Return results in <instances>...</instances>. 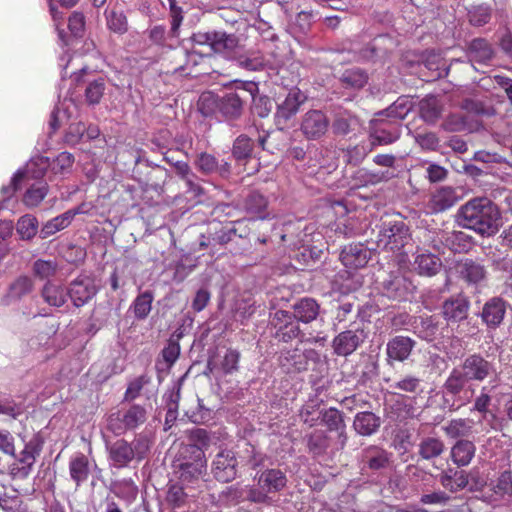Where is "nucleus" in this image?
<instances>
[{"label":"nucleus","mask_w":512,"mask_h":512,"mask_svg":"<svg viewBox=\"0 0 512 512\" xmlns=\"http://www.w3.org/2000/svg\"><path fill=\"white\" fill-rule=\"evenodd\" d=\"M497 375L493 362L480 353H473L464 358L459 367L453 368L443 384V397L449 411L455 412L472 401L474 389L464 391L469 382H483Z\"/></svg>","instance_id":"nucleus-1"},{"label":"nucleus","mask_w":512,"mask_h":512,"mask_svg":"<svg viewBox=\"0 0 512 512\" xmlns=\"http://www.w3.org/2000/svg\"><path fill=\"white\" fill-rule=\"evenodd\" d=\"M460 226L474 230L482 236H492L499 230L500 211L490 199L477 197L462 205L457 213Z\"/></svg>","instance_id":"nucleus-2"},{"label":"nucleus","mask_w":512,"mask_h":512,"mask_svg":"<svg viewBox=\"0 0 512 512\" xmlns=\"http://www.w3.org/2000/svg\"><path fill=\"white\" fill-rule=\"evenodd\" d=\"M256 486H251L247 492V500L256 504L271 505V494L281 492L287 486L286 474L278 468H267L256 474Z\"/></svg>","instance_id":"nucleus-3"},{"label":"nucleus","mask_w":512,"mask_h":512,"mask_svg":"<svg viewBox=\"0 0 512 512\" xmlns=\"http://www.w3.org/2000/svg\"><path fill=\"white\" fill-rule=\"evenodd\" d=\"M147 409L139 404H132L127 409L111 413L107 418V429L117 436L127 430H134L147 420Z\"/></svg>","instance_id":"nucleus-4"},{"label":"nucleus","mask_w":512,"mask_h":512,"mask_svg":"<svg viewBox=\"0 0 512 512\" xmlns=\"http://www.w3.org/2000/svg\"><path fill=\"white\" fill-rule=\"evenodd\" d=\"M378 245L391 251L400 250L410 240L409 228L402 220H384L379 229Z\"/></svg>","instance_id":"nucleus-5"},{"label":"nucleus","mask_w":512,"mask_h":512,"mask_svg":"<svg viewBox=\"0 0 512 512\" xmlns=\"http://www.w3.org/2000/svg\"><path fill=\"white\" fill-rule=\"evenodd\" d=\"M307 100V96L298 88L291 89L285 99L277 104L274 115L275 124L280 130L289 127L291 120L299 112L302 104Z\"/></svg>","instance_id":"nucleus-6"},{"label":"nucleus","mask_w":512,"mask_h":512,"mask_svg":"<svg viewBox=\"0 0 512 512\" xmlns=\"http://www.w3.org/2000/svg\"><path fill=\"white\" fill-rule=\"evenodd\" d=\"M359 461L363 471H384L393 466L394 455L382 446L369 445L361 450Z\"/></svg>","instance_id":"nucleus-7"},{"label":"nucleus","mask_w":512,"mask_h":512,"mask_svg":"<svg viewBox=\"0 0 512 512\" xmlns=\"http://www.w3.org/2000/svg\"><path fill=\"white\" fill-rule=\"evenodd\" d=\"M247 100L245 84L235 91H228L219 97L218 112L226 121L238 120L244 111Z\"/></svg>","instance_id":"nucleus-8"},{"label":"nucleus","mask_w":512,"mask_h":512,"mask_svg":"<svg viewBox=\"0 0 512 512\" xmlns=\"http://www.w3.org/2000/svg\"><path fill=\"white\" fill-rule=\"evenodd\" d=\"M401 124L375 114L371 120V145H389L400 138Z\"/></svg>","instance_id":"nucleus-9"},{"label":"nucleus","mask_w":512,"mask_h":512,"mask_svg":"<svg viewBox=\"0 0 512 512\" xmlns=\"http://www.w3.org/2000/svg\"><path fill=\"white\" fill-rule=\"evenodd\" d=\"M416 341L409 336L396 335L388 339L385 347L386 364L394 367L395 363H404L412 355Z\"/></svg>","instance_id":"nucleus-10"},{"label":"nucleus","mask_w":512,"mask_h":512,"mask_svg":"<svg viewBox=\"0 0 512 512\" xmlns=\"http://www.w3.org/2000/svg\"><path fill=\"white\" fill-rule=\"evenodd\" d=\"M238 461L231 450L218 452L211 464V473L214 478L222 483H228L237 477Z\"/></svg>","instance_id":"nucleus-11"},{"label":"nucleus","mask_w":512,"mask_h":512,"mask_svg":"<svg viewBox=\"0 0 512 512\" xmlns=\"http://www.w3.org/2000/svg\"><path fill=\"white\" fill-rule=\"evenodd\" d=\"M329 120L321 110H309L301 119L300 131L307 140H319L328 131Z\"/></svg>","instance_id":"nucleus-12"},{"label":"nucleus","mask_w":512,"mask_h":512,"mask_svg":"<svg viewBox=\"0 0 512 512\" xmlns=\"http://www.w3.org/2000/svg\"><path fill=\"white\" fill-rule=\"evenodd\" d=\"M97 294L94 279L88 275H79L67 288V297L77 308L87 304Z\"/></svg>","instance_id":"nucleus-13"},{"label":"nucleus","mask_w":512,"mask_h":512,"mask_svg":"<svg viewBox=\"0 0 512 512\" xmlns=\"http://www.w3.org/2000/svg\"><path fill=\"white\" fill-rule=\"evenodd\" d=\"M384 295L390 299L402 300L412 293L414 286L412 282L400 272L391 273L382 282Z\"/></svg>","instance_id":"nucleus-14"},{"label":"nucleus","mask_w":512,"mask_h":512,"mask_svg":"<svg viewBox=\"0 0 512 512\" xmlns=\"http://www.w3.org/2000/svg\"><path fill=\"white\" fill-rule=\"evenodd\" d=\"M469 308V300L465 296L459 294L446 299L442 304L441 312L443 318L450 325L467 319Z\"/></svg>","instance_id":"nucleus-15"},{"label":"nucleus","mask_w":512,"mask_h":512,"mask_svg":"<svg viewBox=\"0 0 512 512\" xmlns=\"http://www.w3.org/2000/svg\"><path fill=\"white\" fill-rule=\"evenodd\" d=\"M459 201L456 190L442 186L431 193L426 208L429 213L437 214L452 208Z\"/></svg>","instance_id":"nucleus-16"},{"label":"nucleus","mask_w":512,"mask_h":512,"mask_svg":"<svg viewBox=\"0 0 512 512\" xmlns=\"http://www.w3.org/2000/svg\"><path fill=\"white\" fill-rule=\"evenodd\" d=\"M363 330H346L339 333L332 342L334 353L338 356L351 355L364 342Z\"/></svg>","instance_id":"nucleus-17"},{"label":"nucleus","mask_w":512,"mask_h":512,"mask_svg":"<svg viewBox=\"0 0 512 512\" xmlns=\"http://www.w3.org/2000/svg\"><path fill=\"white\" fill-rule=\"evenodd\" d=\"M34 280L27 275L16 277L8 286L6 294L2 297V303L9 306L21 301L34 291Z\"/></svg>","instance_id":"nucleus-18"},{"label":"nucleus","mask_w":512,"mask_h":512,"mask_svg":"<svg viewBox=\"0 0 512 512\" xmlns=\"http://www.w3.org/2000/svg\"><path fill=\"white\" fill-rule=\"evenodd\" d=\"M471 475L472 473H467L458 466L456 468L448 467L438 475V481L444 489L456 493L468 486Z\"/></svg>","instance_id":"nucleus-19"},{"label":"nucleus","mask_w":512,"mask_h":512,"mask_svg":"<svg viewBox=\"0 0 512 512\" xmlns=\"http://www.w3.org/2000/svg\"><path fill=\"white\" fill-rule=\"evenodd\" d=\"M40 450L41 446L39 442L36 439L30 440L20 454L19 463L21 466H13L11 475L17 478H26L30 474L36 456L39 455Z\"/></svg>","instance_id":"nucleus-20"},{"label":"nucleus","mask_w":512,"mask_h":512,"mask_svg":"<svg viewBox=\"0 0 512 512\" xmlns=\"http://www.w3.org/2000/svg\"><path fill=\"white\" fill-rule=\"evenodd\" d=\"M370 258V252L361 243L345 246L340 254V260L343 265L350 269L364 267Z\"/></svg>","instance_id":"nucleus-21"},{"label":"nucleus","mask_w":512,"mask_h":512,"mask_svg":"<svg viewBox=\"0 0 512 512\" xmlns=\"http://www.w3.org/2000/svg\"><path fill=\"white\" fill-rule=\"evenodd\" d=\"M274 320L279 325L276 337L279 341L290 342L300 335V328L297 322L293 321L292 314L285 310H278L275 313Z\"/></svg>","instance_id":"nucleus-22"},{"label":"nucleus","mask_w":512,"mask_h":512,"mask_svg":"<svg viewBox=\"0 0 512 512\" xmlns=\"http://www.w3.org/2000/svg\"><path fill=\"white\" fill-rule=\"evenodd\" d=\"M505 313V302L501 298L495 297L484 304L481 318L489 328L494 329L502 323Z\"/></svg>","instance_id":"nucleus-23"},{"label":"nucleus","mask_w":512,"mask_h":512,"mask_svg":"<svg viewBox=\"0 0 512 512\" xmlns=\"http://www.w3.org/2000/svg\"><path fill=\"white\" fill-rule=\"evenodd\" d=\"M204 467L203 452L199 449H197V455L193 461H178L174 464L175 472L183 482H190L198 478Z\"/></svg>","instance_id":"nucleus-24"},{"label":"nucleus","mask_w":512,"mask_h":512,"mask_svg":"<svg viewBox=\"0 0 512 512\" xmlns=\"http://www.w3.org/2000/svg\"><path fill=\"white\" fill-rule=\"evenodd\" d=\"M413 268L421 276L432 277L441 270L442 261L430 252H418L414 258Z\"/></svg>","instance_id":"nucleus-25"},{"label":"nucleus","mask_w":512,"mask_h":512,"mask_svg":"<svg viewBox=\"0 0 512 512\" xmlns=\"http://www.w3.org/2000/svg\"><path fill=\"white\" fill-rule=\"evenodd\" d=\"M257 129L250 127L248 133L240 134L233 142L232 156L237 161H247L252 158L254 143V134Z\"/></svg>","instance_id":"nucleus-26"},{"label":"nucleus","mask_w":512,"mask_h":512,"mask_svg":"<svg viewBox=\"0 0 512 512\" xmlns=\"http://www.w3.org/2000/svg\"><path fill=\"white\" fill-rule=\"evenodd\" d=\"M381 418L370 411L358 412L353 420V428L361 436H372L381 426Z\"/></svg>","instance_id":"nucleus-27"},{"label":"nucleus","mask_w":512,"mask_h":512,"mask_svg":"<svg viewBox=\"0 0 512 512\" xmlns=\"http://www.w3.org/2000/svg\"><path fill=\"white\" fill-rule=\"evenodd\" d=\"M476 453L475 444L467 439H459L451 447L450 458L458 468L468 466Z\"/></svg>","instance_id":"nucleus-28"},{"label":"nucleus","mask_w":512,"mask_h":512,"mask_svg":"<svg viewBox=\"0 0 512 512\" xmlns=\"http://www.w3.org/2000/svg\"><path fill=\"white\" fill-rule=\"evenodd\" d=\"M43 301L51 307H62L67 301V289L52 280L45 282L40 290Z\"/></svg>","instance_id":"nucleus-29"},{"label":"nucleus","mask_w":512,"mask_h":512,"mask_svg":"<svg viewBox=\"0 0 512 512\" xmlns=\"http://www.w3.org/2000/svg\"><path fill=\"white\" fill-rule=\"evenodd\" d=\"M91 472L89 459L83 453H77L69 461V475L77 487L88 480Z\"/></svg>","instance_id":"nucleus-30"},{"label":"nucleus","mask_w":512,"mask_h":512,"mask_svg":"<svg viewBox=\"0 0 512 512\" xmlns=\"http://www.w3.org/2000/svg\"><path fill=\"white\" fill-rule=\"evenodd\" d=\"M109 459L116 468H124L134 459L130 443L124 439H119L108 447Z\"/></svg>","instance_id":"nucleus-31"},{"label":"nucleus","mask_w":512,"mask_h":512,"mask_svg":"<svg viewBox=\"0 0 512 512\" xmlns=\"http://www.w3.org/2000/svg\"><path fill=\"white\" fill-rule=\"evenodd\" d=\"M360 127V120L350 111L343 110L335 114L332 131L337 136H346Z\"/></svg>","instance_id":"nucleus-32"},{"label":"nucleus","mask_w":512,"mask_h":512,"mask_svg":"<svg viewBox=\"0 0 512 512\" xmlns=\"http://www.w3.org/2000/svg\"><path fill=\"white\" fill-rule=\"evenodd\" d=\"M320 305L313 298L305 297L293 305L292 318L303 323L314 321L319 315Z\"/></svg>","instance_id":"nucleus-33"},{"label":"nucleus","mask_w":512,"mask_h":512,"mask_svg":"<svg viewBox=\"0 0 512 512\" xmlns=\"http://www.w3.org/2000/svg\"><path fill=\"white\" fill-rule=\"evenodd\" d=\"M244 209L248 214L258 219H266L269 217L267 212L268 200L258 191H251L244 199Z\"/></svg>","instance_id":"nucleus-34"},{"label":"nucleus","mask_w":512,"mask_h":512,"mask_svg":"<svg viewBox=\"0 0 512 512\" xmlns=\"http://www.w3.org/2000/svg\"><path fill=\"white\" fill-rule=\"evenodd\" d=\"M321 423L327 427L329 431H337L342 439V445L345 444L347 437L344 435L345 422L342 413L336 408H328L320 411Z\"/></svg>","instance_id":"nucleus-35"},{"label":"nucleus","mask_w":512,"mask_h":512,"mask_svg":"<svg viewBox=\"0 0 512 512\" xmlns=\"http://www.w3.org/2000/svg\"><path fill=\"white\" fill-rule=\"evenodd\" d=\"M412 106V101L409 98L401 96L388 108L379 111L377 115L385 117L391 122H397L400 124V121L403 120L411 111Z\"/></svg>","instance_id":"nucleus-36"},{"label":"nucleus","mask_w":512,"mask_h":512,"mask_svg":"<svg viewBox=\"0 0 512 512\" xmlns=\"http://www.w3.org/2000/svg\"><path fill=\"white\" fill-rule=\"evenodd\" d=\"M247 97L250 96L253 100L252 110L260 118L267 117L272 111V101L268 96H257L258 86L254 82L245 83Z\"/></svg>","instance_id":"nucleus-37"},{"label":"nucleus","mask_w":512,"mask_h":512,"mask_svg":"<svg viewBox=\"0 0 512 512\" xmlns=\"http://www.w3.org/2000/svg\"><path fill=\"white\" fill-rule=\"evenodd\" d=\"M444 451V441L439 437H423L418 444V455L427 461L441 456Z\"/></svg>","instance_id":"nucleus-38"},{"label":"nucleus","mask_w":512,"mask_h":512,"mask_svg":"<svg viewBox=\"0 0 512 512\" xmlns=\"http://www.w3.org/2000/svg\"><path fill=\"white\" fill-rule=\"evenodd\" d=\"M49 167V159L47 157L39 156L33 160H31L26 167L25 173L17 172L12 178L11 188L13 191L17 189V182L20 181L24 175H28L32 178H41L45 175L47 169Z\"/></svg>","instance_id":"nucleus-39"},{"label":"nucleus","mask_w":512,"mask_h":512,"mask_svg":"<svg viewBox=\"0 0 512 512\" xmlns=\"http://www.w3.org/2000/svg\"><path fill=\"white\" fill-rule=\"evenodd\" d=\"M153 300L154 293L150 290H145L136 296L129 307V311L133 312L135 319L145 320L152 310Z\"/></svg>","instance_id":"nucleus-40"},{"label":"nucleus","mask_w":512,"mask_h":512,"mask_svg":"<svg viewBox=\"0 0 512 512\" xmlns=\"http://www.w3.org/2000/svg\"><path fill=\"white\" fill-rule=\"evenodd\" d=\"M419 110L420 116L425 122L434 124L441 116L442 106L437 97L427 96L420 101Z\"/></svg>","instance_id":"nucleus-41"},{"label":"nucleus","mask_w":512,"mask_h":512,"mask_svg":"<svg viewBox=\"0 0 512 512\" xmlns=\"http://www.w3.org/2000/svg\"><path fill=\"white\" fill-rule=\"evenodd\" d=\"M74 218V213L72 212H64L61 215L54 217L53 219L47 221L39 232V237L41 239H46L56 232L61 231L68 227Z\"/></svg>","instance_id":"nucleus-42"},{"label":"nucleus","mask_w":512,"mask_h":512,"mask_svg":"<svg viewBox=\"0 0 512 512\" xmlns=\"http://www.w3.org/2000/svg\"><path fill=\"white\" fill-rule=\"evenodd\" d=\"M340 82L346 89L359 90L367 84L368 74L358 67L349 68L342 73Z\"/></svg>","instance_id":"nucleus-43"},{"label":"nucleus","mask_w":512,"mask_h":512,"mask_svg":"<svg viewBox=\"0 0 512 512\" xmlns=\"http://www.w3.org/2000/svg\"><path fill=\"white\" fill-rule=\"evenodd\" d=\"M473 424L471 419L457 418L450 420L442 429L449 438H464L472 433Z\"/></svg>","instance_id":"nucleus-44"},{"label":"nucleus","mask_w":512,"mask_h":512,"mask_svg":"<svg viewBox=\"0 0 512 512\" xmlns=\"http://www.w3.org/2000/svg\"><path fill=\"white\" fill-rule=\"evenodd\" d=\"M496 387V385L488 386L484 385L480 388L479 394L473 400V406L471 407V412H478L482 415L483 419H486L490 414L494 417L492 412L489 410V406L492 402V391Z\"/></svg>","instance_id":"nucleus-45"},{"label":"nucleus","mask_w":512,"mask_h":512,"mask_svg":"<svg viewBox=\"0 0 512 512\" xmlns=\"http://www.w3.org/2000/svg\"><path fill=\"white\" fill-rule=\"evenodd\" d=\"M459 269L462 278L469 283L477 284L483 281L486 277L485 267L470 259L462 262Z\"/></svg>","instance_id":"nucleus-46"},{"label":"nucleus","mask_w":512,"mask_h":512,"mask_svg":"<svg viewBox=\"0 0 512 512\" xmlns=\"http://www.w3.org/2000/svg\"><path fill=\"white\" fill-rule=\"evenodd\" d=\"M471 237L462 231H446L445 249L455 253L467 251L471 244Z\"/></svg>","instance_id":"nucleus-47"},{"label":"nucleus","mask_w":512,"mask_h":512,"mask_svg":"<svg viewBox=\"0 0 512 512\" xmlns=\"http://www.w3.org/2000/svg\"><path fill=\"white\" fill-rule=\"evenodd\" d=\"M391 387L412 395H419L424 391L423 380L413 374L401 376Z\"/></svg>","instance_id":"nucleus-48"},{"label":"nucleus","mask_w":512,"mask_h":512,"mask_svg":"<svg viewBox=\"0 0 512 512\" xmlns=\"http://www.w3.org/2000/svg\"><path fill=\"white\" fill-rule=\"evenodd\" d=\"M17 233L22 240H31L38 232V220L31 214L20 217L16 224Z\"/></svg>","instance_id":"nucleus-49"},{"label":"nucleus","mask_w":512,"mask_h":512,"mask_svg":"<svg viewBox=\"0 0 512 512\" xmlns=\"http://www.w3.org/2000/svg\"><path fill=\"white\" fill-rule=\"evenodd\" d=\"M282 365L288 370L302 371L308 364L306 356L298 349H292L282 354Z\"/></svg>","instance_id":"nucleus-50"},{"label":"nucleus","mask_w":512,"mask_h":512,"mask_svg":"<svg viewBox=\"0 0 512 512\" xmlns=\"http://www.w3.org/2000/svg\"><path fill=\"white\" fill-rule=\"evenodd\" d=\"M58 271V265L53 260L38 259L32 265L33 275L41 280H50Z\"/></svg>","instance_id":"nucleus-51"},{"label":"nucleus","mask_w":512,"mask_h":512,"mask_svg":"<svg viewBox=\"0 0 512 512\" xmlns=\"http://www.w3.org/2000/svg\"><path fill=\"white\" fill-rule=\"evenodd\" d=\"M48 185L43 182L32 185L24 194L23 203L28 207H36L45 198Z\"/></svg>","instance_id":"nucleus-52"},{"label":"nucleus","mask_w":512,"mask_h":512,"mask_svg":"<svg viewBox=\"0 0 512 512\" xmlns=\"http://www.w3.org/2000/svg\"><path fill=\"white\" fill-rule=\"evenodd\" d=\"M114 494L128 502L136 499L138 488L131 479H123L115 482L112 488Z\"/></svg>","instance_id":"nucleus-53"},{"label":"nucleus","mask_w":512,"mask_h":512,"mask_svg":"<svg viewBox=\"0 0 512 512\" xmlns=\"http://www.w3.org/2000/svg\"><path fill=\"white\" fill-rule=\"evenodd\" d=\"M194 165L199 172L205 175L213 174L219 168V162L216 157L207 152L197 154Z\"/></svg>","instance_id":"nucleus-54"},{"label":"nucleus","mask_w":512,"mask_h":512,"mask_svg":"<svg viewBox=\"0 0 512 512\" xmlns=\"http://www.w3.org/2000/svg\"><path fill=\"white\" fill-rule=\"evenodd\" d=\"M307 447L315 455L325 452L328 447V437L325 432L316 430L307 436Z\"/></svg>","instance_id":"nucleus-55"},{"label":"nucleus","mask_w":512,"mask_h":512,"mask_svg":"<svg viewBox=\"0 0 512 512\" xmlns=\"http://www.w3.org/2000/svg\"><path fill=\"white\" fill-rule=\"evenodd\" d=\"M219 97L211 92L203 93L198 100V110L200 113L209 117L218 111Z\"/></svg>","instance_id":"nucleus-56"},{"label":"nucleus","mask_w":512,"mask_h":512,"mask_svg":"<svg viewBox=\"0 0 512 512\" xmlns=\"http://www.w3.org/2000/svg\"><path fill=\"white\" fill-rule=\"evenodd\" d=\"M492 489L496 495L503 498H512V472H502L493 484Z\"/></svg>","instance_id":"nucleus-57"},{"label":"nucleus","mask_w":512,"mask_h":512,"mask_svg":"<svg viewBox=\"0 0 512 512\" xmlns=\"http://www.w3.org/2000/svg\"><path fill=\"white\" fill-rule=\"evenodd\" d=\"M170 17H171V31L177 32L183 20V14L187 12L189 5L183 2L181 5L177 0H168Z\"/></svg>","instance_id":"nucleus-58"},{"label":"nucleus","mask_w":512,"mask_h":512,"mask_svg":"<svg viewBox=\"0 0 512 512\" xmlns=\"http://www.w3.org/2000/svg\"><path fill=\"white\" fill-rule=\"evenodd\" d=\"M237 46V40L234 34H218L211 42V51L223 53L232 51Z\"/></svg>","instance_id":"nucleus-59"},{"label":"nucleus","mask_w":512,"mask_h":512,"mask_svg":"<svg viewBox=\"0 0 512 512\" xmlns=\"http://www.w3.org/2000/svg\"><path fill=\"white\" fill-rule=\"evenodd\" d=\"M445 230H425L423 232L424 243L432 247L438 253L445 251Z\"/></svg>","instance_id":"nucleus-60"},{"label":"nucleus","mask_w":512,"mask_h":512,"mask_svg":"<svg viewBox=\"0 0 512 512\" xmlns=\"http://www.w3.org/2000/svg\"><path fill=\"white\" fill-rule=\"evenodd\" d=\"M470 53L482 62L490 60L493 56V50L485 39H474L470 44Z\"/></svg>","instance_id":"nucleus-61"},{"label":"nucleus","mask_w":512,"mask_h":512,"mask_svg":"<svg viewBox=\"0 0 512 512\" xmlns=\"http://www.w3.org/2000/svg\"><path fill=\"white\" fill-rule=\"evenodd\" d=\"M415 329L419 336L425 340H433L438 331V326L435 320L429 317H420L419 323L416 324Z\"/></svg>","instance_id":"nucleus-62"},{"label":"nucleus","mask_w":512,"mask_h":512,"mask_svg":"<svg viewBox=\"0 0 512 512\" xmlns=\"http://www.w3.org/2000/svg\"><path fill=\"white\" fill-rule=\"evenodd\" d=\"M188 495L184 491V488L179 484H172L169 486L166 501L174 508H180L187 502Z\"/></svg>","instance_id":"nucleus-63"},{"label":"nucleus","mask_w":512,"mask_h":512,"mask_svg":"<svg viewBox=\"0 0 512 512\" xmlns=\"http://www.w3.org/2000/svg\"><path fill=\"white\" fill-rule=\"evenodd\" d=\"M0 509L4 512H26V508L18 495L9 496L6 493L0 496Z\"/></svg>","instance_id":"nucleus-64"}]
</instances>
